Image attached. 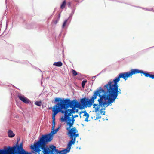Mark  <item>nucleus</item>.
<instances>
[{"label":"nucleus","instance_id":"f03ea898","mask_svg":"<svg viewBox=\"0 0 154 154\" xmlns=\"http://www.w3.org/2000/svg\"><path fill=\"white\" fill-rule=\"evenodd\" d=\"M54 101L58 102L54 107L56 108L60 112L62 113H65V118L67 116V113L69 112L68 116H71L72 113H75V108L77 104L76 101L74 100L71 101L69 99H64L56 97L55 98Z\"/></svg>","mask_w":154,"mask_h":154},{"label":"nucleus","instance_id":"39448f33","mask_svg":"<svg viewBox=\"0 0 154 154\" xmlns=\"http://www.w3.org/2000/svg\"><path fill=\"white\" fill-rule=\"evenodd\" d=\"M41 149L43 154H66L70 150L67 147L64 150L59 151L56 149L55 146L53 145H50Z\"/></svg>","mask_w":154,"mask_h":154},{"label":"nucleus","instance_id":"4be33fe9","mask_svg":"<svg viewBox=\"0 0 154 154\" xmlns=\"http://www.w3.org/2000/svg\"><path fill=\"white\" fill-rule=\"evenodd\" d=\"M149 77L152 79H154V75H152L150 74Z\"/></svg>","mask_w":154,"mask_h":154},{"label":"nucleus","instance_id":"cd10ccee","mask_svg":"<svg viewBox=\"0 0 154 154\" xmlns=\"http://www.w3.org/2000/svg\"><path fill=\"white\" fill-rule=\"evenodd\" d=\"M103 119L104 120H105V119H104V118H103Z\"/></svg>","mask_w":154,"mask_h":154},{"label":"nucleus","instance_id":"b1692460","mask_svg":"<svg viewBox=\"0 0 154 154\" xmlns=\"http://www.w3.org/2000/svg\"><path fill=\"white\" fill-rule=\"evenodd\" d=\"M58 21V20H56L55 21H54V23L55 24H56L57 23Z\"/></svg>","mask_w":154,"mask_h":154},{"label":"nucleus","instance_id":"a878e982","mask_svg":"<svg viewBox=\"0 0 154 154\" xmlns=\"http://www.w3.org/2000/svg\"><path fill=\"white\" fill-rule=\"evenodd\" d=\"M69 4V6H70L71 5V3L70 2H69L68 3Z\"/></svg>","mask_w":154,"mask_h":154},{"label":"nucleus","instance_id":"a211bd4d","mask_svg":"<svg viewBox=\"0 0 154 154\" xmlns=\"http://www.w3.org/2000/svg\"><path fill=\"white\" fill-rule=\"evenodd\" d=\"M104 108H102L100 110V113L101 114H102V115H105V112L104 111H103V110H105V108L106 107H104Z\"/></svg>","mask_w":154,"mask_h":154},{"label":"nucleus","instance_id":"9b49d317","mask_svg":"<svg viewBox=\"0 0 154 154\" xmlns=\"http://www.w3.org/2000/svg\"><path fill=\"white\" fill-rule=\"evenodd\" d=\"M88 99H86L85 98H84L81 99L80 102L82 105L83 106H87Z\"/></svg>","mask_w":154,"mask_h":154},{"label":"nucleus","instance_id":"412c9836","mask_svg":"<svg viewBox=\"0 0 154 154\" xmlns=\"http://www.w3.org/2000/svg\"><path fill=\"white\" fill-rule=\"evenodd\" d=\"M35 104L38 106H40L41 103L40 102L36 101L35 102Z\"/></svg>","mask_w":154,"mask_h":154},{"label":"nucleus","instance_id":"ddd939ff","mask_svg":"<svg viewBox=\"0 0 154 154\" xmlns=\"http://www.w3.org/2000/svg\"><path fill=\"white\" fill-rule=\"evenodd\" d=\"M94 108H95V112H97V111H98L99 109L101 107H103V105H100L99 104V105H98L97 104H94L93 105Z\"/></svg>","mask_w":154,"mask_h":154},{"label":"nucleus","instance_id":"393cba45","mask_svg":"<svg viewBox=\"0 0 154 154\" xmlns=\"http://www.w3.org/2000/svg\"><path fill=\"white\" fill-rule=\"evenodd\" d=\"M96 76H93L92 77V79H95V78L96 77Z\"/></svg>","mask_w":154,"mask_h":154},{"label":"nucleus","instance_id":"1a4fd4ad","mask_svg":"<svg viewBox=\"0 0 154 154\" xmlns=\"http://www.w3.org/2000/svg\"><path fill=\"white\" fill-rule=\"evenodd\" d=\"M52 112H53V116H52V129H54V128L55 122V117L56 115L59 112H60L58 110H57L56 108H55L54 106L52 109Z\"/></svg>","mask_w":154,"mask_h":154},{"label":"nucleus","instance_id":"c85d7f7f","mask_svg":"<svg viewBox=\"0 0 154 154\" xmlns=\"http://www.w3.org/2000/svg\"><path fill=\"white\" fill-rule=\"evenodd\" d=\"M77 111H78V110H76V112H77Z\"/></svg>","mask_w":154,"mask_h":154},{"label":"nucleus","instance_id":"6ab92c4d","mask_svg":"<svg viewBox=\"0 0 154 154\" xmlns=\"http://www.w3.org/2000/svg\"><path fill=\"white\" fill-rule=\"evenodd\" d=\"M72 72L73 75L75 76H76L77 75V72L75 70L73 69H72Z\"/></svg>","mask_w":154,"mask_h":154},{"label":"nucleus","instance_id":"c756f323","mask_svg":"<svg viewBox=\"0 0 154 154\" xmlns=\"http://www.w3.org/2000/svg\"><path fill=\"white\" fill-rule=\"evenodd\" d=\"M7 0H5L6 2V3Z\"/></svg>","mask_w":154,"mask_h":154},{"label":"nucleus","instance_id":"bb28decb","mask_svg":"<svg viewBox=\"0 0 154 154\" xmlns=\"http://www.w3.org/2000/svg\"><path fill=\"white\" fill-rule=\"evenodd\" d=\"M106 120H108V119L106 118Z\"/></svg>","mask_w":154,"mask_h":154},{"label":"nucleus","instance_id":"f257e3e1","mask_svg":"<svg viewBox=\"0 0 154 154\" xmlns=\"http://www.w3.org/2000/svg\"><path fill=\"white\" fill-rule=\"evenodd\" d=\"M122 78L119 75L112 81H109L104 87V93L109 105H111L117 98L119 93H121L120 89H118V82L120 79Z\"/></svg>","mask_w":154,"mask_h":154},{"label":"nucleus","instance_id":"423d86ee","mask_svg":"<svg viewBox=\"0 0 154 154\" xmlns=\"http://www.w3.org/2000/svg\"><path fill=\"white\" fill-rule=\"evenodd\" d=\"M139 73L143 74L146 77L149 76L150 74L147 72H144L143 70L137 69H132L129 72L122 73L119 75H120V77H122V78L126 80L128 78L132 76L133 75Z\"/></svg>","mask_w":154,"mask_h":154},{"label":"nucleus","instance_id":"2eb2a0df","mask_svg":"<svg viewBox=\"0 0 154 154\" xmlns=\"http://www.w3.org/2000/svg\"><path fill=\"white\" fill-rule=\"evenodd\" d=\"M62 63L61 62L59 61L57 62H54L53 63V65L58 67H60L62 65Z\"/></svg>","mask_w":154,"mask_h":154},{"label":"nucleus","instance_id":"f3484780","mask_svg":"<svg viewBox=\"0 0 154 154\" xmlns=\"http://www.w3.org/2000/svg\"><path fill=\"white\" fill-rule=\"evenodd\" d=\"M66 2L65 1H63V2L62 4L61 5V6H60L61 8V9L64 8L65 7V6L66 5Z\"/></svg>","mask_w":154,"mask_h":154},{"label":"nucleus","instance_id":"6e6552de","mask_svg":"<svg viewBox=\"0 0 154 154\" xmlns=\"http://www.w3.org/2000/svg\"><path fill=\"white\" fill-rule=\"evenodd\" d=\"M68 113H66L67 117L65 118V113L64 114V116L60 118V120L62 122H65L66 123V125L68 126L66 128V130H69L71 129V128L73 126L74 123L75 121L74 119L75 118L77 117H78V115H72L71 118L70 116H68L69 112Z\"/></svg>","mask_w":154,"mask_h":154},{"label":"nucleus","instance_id":"aec40b11","mask_svg":"<svg viewBox=\"0 0 154 154\" xmlns=\"http://www.w3.org/2000/svg\"><path fill=\"white\" fill-rule=\"evenodd\" d=\"M86 82H87V81H85V80H83L82 82V87H83V88L84 87L85 85V84L86 83Z\"/></svg>","mask_w":154,"mask_h":154},{"label":"nucleus","instance_id":"7ed1b4c3","mask_svg":"<svg viewBox=\"0 0 154 154\" xmlns=\"http://www.w3.org/2000/svg\"><path fill=\"white\" fill-rule=\"evenodd\" d=\"M52 130L50 133L42 136L39 141L35 143L33 145L30 146V148L33 150V152L39 154L41 149L48 146L46 145L47 143L50 142L53 138V135L55 134L59 130V128Z\"/></svg>","mask_w":154,"mask_h":154},{"label":"nucleus","instance_id":"4468645a","mask_svg":"<svg viewBox=\"0 0 154 154\" xmlns=\"http://www.w3.org/2000/svg\"><path fill=\"white\" fill-rule=\"evenodd\" d=\"M8 136L9 137L12 138L14 137L15 134L13 133L12 131L11 130H9L8 131Z\"/></svg>","mask_w":154,"mask_h":154},{"label":"nucleus","instance_id":"20e7f679","mask_svg":"<svg viewBox=\"0 0 154 154\" xmlns=\"http://www.w3.org/2000/svg\"><path fill=\"white\" fill-rule=\"evenodd\" d=\"M98 96L100 98L98 99V101L100 105H103V107H106L108 106L106 99V96L104 94V90L101 87L94 91V94L91 99L87 100V106L90 107L94 102L95 100L97 98V96Z\"/></svg>","mask_w":154,"mask_h":154},{"label":"nucleus","instance_id":"f8f14e48","mask_svg":"<svg viewBox=\"0 0 154 154\" xmlns=\"http://www.w3.org/2000/svg\"><path fill=\"white\" fill-rule=\"evenodd\" d=\"M81 113H84L83 116L86 117L85 121L86 122H88V118L89 117V115L88 113H87L86 111L81 112H80V114Z\"/></svg>","mask_w":154,"mask_h":154},{"label":"nucleus","instance_id":"9d476101","mask_svg":"<svg viewBox=\"0 0 154 154\" xmlns=\"http://www.w3.org/2000/svg\"><path fill=\"white\" fill-rule=\"evenodd\" d=\"M18 97L23 102L26 103H29V100L26 97H24L23 95H19L18 96Z\"/></svg>","mask_w":154,"mask_h":154},{"label":"nucleus","instance_id":"5701e85b","mask_svg":"<svg viewBox=\"0 0 154 154\" xmlns=\"http://www.w3.org/2000/svg\"><path fill=\"white\" fill-rule=\"evenodd\" d=\"M101 118V116H99V115H98L97 117H96V119H100V118Z\"/></svg>","mask_w":154,"mask_h":154},{"label":"nucleus","instance_id":"dca6fc26","mask_svg":"<svg viewBox=\"0 0 154 154\" xmlns=\"http://www.w3.org/2000/svg\"><path fill=\"white\" fill-rule=\"evenodd\" d=\"M68 19L66 20L63 22L62 25V28H64L67 25Z\"/></svg>","mask_w":154,"mask_h":154},{"label":"nucleus","instance_id":"0eeeda50","mask_svg":"<svg viewBox=\"0 0 154 154\" xmlns=\"http://www.w3.org/2000/svg\"><path fill=\"white\" fill-rule=\"evenodd\" d=\"M68 131L69 136L70 137L71 139L68 143L67 148L70 150L72 144H74L76 140V138L79 136L78 130L75 127H73L71 129L67 130Z\"/></svg>","mask_w":154,"mask_h":154}]
</instances>
